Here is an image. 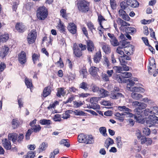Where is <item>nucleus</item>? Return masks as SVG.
I'll list each match as a JSON object with an SVG mask.
<instances>
[{"label":"nucleus","mask_w":158,"mask_h":158,"mask_svg":"<svg viewBox=\"0 0 158 158\" xmlns=\"http://www.w3.org/2000/svg\"><path fill=\"white\" fill-rule=\"evenodd\" d=\"M117 79L119 83H122L123 82L128 83L127 84V89L132 92L131 95L133 99L136 100H139L142 98V95L139 93L143 92L144 89L143 88L139 86L132 87V86L135 84L134 82L132 80L127 79L122 80V78L120 77H117Z\"/></svg>","instance_id":"nucleus-1"},{"label":"nucleus","mask_w":158,"mask_h":158,"mask_svg":"<svg viewBox=\"0 0 158 158\" xmlns=\"http://www.w3.org/2000/svg\"><path fill=\"white\" fill-rule=\"evenodd\" d=\"M89 2L88 1L85 0H80L77 3L78 9L82 13H86L89 10Z\"/></svg>","instance_id":"nucleus-2"},{"label":"nucleus","mask_w":158,"mask_h":158,"mask_svg":"<svg viewBox=\"0 0 158 158\" xmlns=\"http://www.w3.org/2000/svg\"><path fill=\"white\" fill-rule=\"evenodd\" d=\"M77 139L79 143H83L86 144L92 143L94 141L93 138L92 136L86 135L83 133L79 135Z\"/></svg>","instance_id":"nucleus-3"},{"label":"nucleus","mask_w":158,"mask_h":158,"mask_svg":"<svg viewBox=\"0 0 158 158\" xmlns=\"http://www.w3.org/2000/svg\"><path fill=\"white\" fill-rule=\"evenodd\" d=\"M146 107V105L144 103L140 102L139 106L135 109V112L137 115H134V118L140 122L142 119V117L141 116V113L143 112L142 110L145 108Z\"/></svg>","instance_id":"nucleus-4"},{"label":"nucleus","mask_w":158,"mask_h":158,"mask_svg":"<svg viewBox=\"0 0 158 158\" xmlns=\"http://www.w3.org/2000/svg\"><path fill=\"white\" fill-rule=\"evenodd\" d=\"M24 136L22 134H19L18 136L16 133L9 134L8 135V139L11 140L13 143H15L16 140L19 143H20L23 140Z\"/></svg>","instance_id":"nucleus-5"},{"label":"nucleus","mask_w":158,"mask_h":158,"mask_svg":"<svg viewBox=\"0 0 158 158\" xmlns=\"http://www.w3.org/2000/svg\"><path fill=\"white\" fill-rule=\"evenodd\" d=\"M36 15L39 19L43 20L47 17L48 11L44 8V7H42L37 10Z\"/></svg>","instance_id":"nucleus-6"},{"label":"nucleus","mask_w":158,"mask_h":158,"mask_svg":"<svg viewBox=\"0 0 158 158\" xmlns=\"http://www.w3.org/2000/svg\"><path fill=\"white\" fill-rule=\"evenodd\" d=\"M37 36V32L35 30H32L28 35L27 41L29 44L34 43L36 40Z\"/></svg>","instance_id":"nucleus-7"},{"label":"nucleus","mask_w":158,"mask_h":158,"mask_svg":"<svg viewBox=\"0 0 158 158\" xmlns=\"http://www.w3.org/2000/svg\"><path fill=\"white\" fill-rule=\"evenodd\" d=\"M19 61L21 64H23L27 61L26 54L24 51H21V53L18 56Z\"/></svg>","instance_id":"nucleus-8"},{"label":"nucleus","mask_w":158,"mask_h":158,"mask_svg":"<svg viewBox=\"0 0 158 158\" xmlns=\"http://www.w3.org/2000/svg\"><path fill=\"white\" fill-rule=\"evenodd\" d=\"M118 23L121 25L119 29L122 31L124 30L125 28L127 27V26L130 25V23L124 21L121 18H118Z\"/></svg>","instance_id":"nucleus-9"},{"label":"nucleus","mask_w":158,"mask_h":158,"mask_svg":"<svg viewBox=\"0 0 158 158\" xmlns=\"http://www.w3.org/2000/svg\"><path fill=\"white\" fill-rule=\"evenodd\" d=\"M68 30L73 34H75L77 32V26L73 23H70L68 26Z\"/></svg>","instance_id":"nucleus-10"},{"label":"nucleus","mask_w":158,"mask_h":158,"mask_svg":"<svg viewBox=\"0 0 158 158\" xmlns=\"http://www.w3.org/2000/svg\"><path fill=\"white\" fill-rule=\"evenodd\" d=\"M110 96L111 98L114 99H117L119 98H124V97L122 93L118 92H111Z\"/></svg>","instance_id":"nucleus-11"},{"label":"nucleus","mask_w":158,"mask_h":158,"mask_svg":"<svg viewBox=\"0 0 158 158\" xmlns=\"http://www.w3.org/2000/svg\"><path fill=\"white\" fill-rule=\"evenodd\" d=\"M140 141L141 143L142 144H145L147 146L151 145L152 142V141L151 138L143 136L141 138Z\"/></svg>","instance_id":"nucleus-12"},{"label":"nucleus","mask_w":158,"mask_h":158,"mask_svg":"<svg viewBox=\"0 0 158 158\" xmlns=\"http://www.w3.org/2000/svg\"><path fill=\"white\" fill-rule=\"evenodd\" d=\"M16 29L20 33H23L26 30L25 26L23 23H17L15 25Z\"/></svg>","instance_id":"nucleus-13"},{"label":"nucleus","mask_w":158,"mask_h":158,"mask_svg":"<svg viewBox=\"0 0 158 158\" xmlns=\"http://www.w3.org/2000/svg\"><path fill=\"white\" fill-rule=\"evenodd\" d=\"M127 2L128 6L133 8L138 7L139 6V2L136 0H124Z\"/></svg>","instance_id":"nucleus-14"},{"label":"nucleus","mask_w":158,"mask_h":158,"mask_svg":"<svg viewBox=\"0 0 158 158\" xmlns=\"http://www.w3.org/2000/svg\"><path fill=\"white\" fill-rule=\"evenodd\" d=\"M10 140L9 139L7 140L6 139H5L4 140L2 141L3 146L6 150H10L11 148V146Z\"/></svg>","instance_id":"nucleus-15"},{"label":"nucleus","mask_w":158,"mask_h":158,"mask_svg":"<svg viewBox=\"0 0 158 158\" xmlns=\"http://www.w3.org/2000/svg\"><path fill=\"white\" fill-rule=\"evenodd\" d=\"M98 70V69L96 67L93 66L91 67L89 69L90 74L93 77H96L98 75L97 72Z\"/></svg>","instance_id":"nucleus-16"},{"label":"nucleus","mask_w":158,"mask_h":158,"mask_svg":"<svg viewBox=\"0 0 158 158\" xmlns=\"http://www.w3.org/2000/svg\"><path fill=\"white\" fill-rule=\"evenodd\" d=\"M87 49L89 52H92L94 50V46L93 42L90 40L87 41Z\"/></svg>","instance_id":"nucleus-17"},{"label":"nucleus","mask_w":158,"mask_h":158,"mask_svg":"<svg viewBox=\"0 0 158 158\" xmlns=\"http://www.w3.org/2000/svg\"><path fill=\"white\" fill-rule=\"evenodd\" d=\"M102 55L100 51L97 52L94 56V62L96 63H98L100 61Z\"/></svg>","instance_id":"nucleus-18"},{"label":"nucleus","mask_w":158,"mask_h":158,"mask_svg":"<svg viewBox=\"0 0 158 158\" xmlns=\"http://www.w3.org/2000/svg\"><path fill=\"white\" fill-rule=\"evenodd\" d=\"M51 87L50 86L45 87L43 91V95L44 97H46L50 94Z\"/></svg>","instance_id":"nucleus-19"},{"label":"nucleus","mask_w":158,"mask_h":158,"mask_svg":"<svg viewBox=\"0 0 158 158\" xmlns=\"http://www.w3.org/2000/svg\"><path fill=\"white\" fill-rule=\"evenodd\" d=\"M99 93L101 97L104 98L108 96V92L103 89L100 88L99 91Z\"/></svg>","instance_id":"nucleus-20"},{"label":"nucleus","mask_w":158,"mask_h":158,"mask_svg":"<svg viewBox=\"0 0 158 158\" xmlns=\"http://www.w3.org/2000/svg\"><path fill=\"white\" fill-rule=\"evenodd\" d=\"M135 31H136V29L134 27H127L125 28L122 32H125L127 33H130L132 34Z\"/></svg>","instance_id":"nucleus-21"},{"label":"nucleus","mask_w":158,"mask_h":158,"mask_svg":"<svg viewBox=\"0 0 158 158\" xmlns=\"http://www.w3.org/2000/svg\"><path fill=\"white\" fill-rule=\"evenodd\" d=\"M102 49L106 54H108L111 52V49L108 45L106 44L103 45Z\"/></svg>","instance_id":"nucleus-22"},{"label":"nucleus","mask_w":158,"mask_h":158,"mask_svg":"<svg viewBox=\"0 0 158 158\" xmlns=\"http://www.w3.org/2000/svg\"><path fill=\"white\" fill-rule=\"evenodd\" d=\"M65 94L64 91V89L63 88H59L57 89V92L56 96L58 97H60L61 96H64Z\"/></svg>","instance_id":"nucleus-23"},{"label":"nucleus","mask_w":158,"mask_h":158,"mask_svg":"<svg viewBox=\"0 0 158 158\" xmlns=\"http://www.w3.org/2000/svg\"><path fill=\"white\" fill-rule=\"evenodd\" d=\"M58 29L60 31V32L64 33L65 32V26L60 21L59 23L57 26Z\"/></svg>","instance_id":"nucleus-24"},{"label":"nucleus","mask_w":158,"mask_h":158,"mask_svg":"<svg viewBox=\"0 0 158 158\" xmlns=\"http://www.w3.org/2000/svg\"><path fill=\"white\" fill-rule=\"evenodd\" d=\"M40 123L43 125H49L51 124V121L49 119H44L40 121Z\"/></svg>","instance_id":"nucleus-25"},{"label":"nucleus","mask_w":158,"mask_h":158,"mask_svg":"<svg viewBox=\"0 0 158 158\" xmlns=\"http://www.w3.org/2000/svg\"><path fill=\"white\" fill-rule=\"evenodd\" d=\"M48 144L45 142H43L40 146L39 149L40 152H42L46 150L48 147Z\"/></svg>","instance_id":"nucleus-26"},{"label":"nucleus","mask_w":158,"mask_h":158,"mask_svg":"<svg viewBox=\"0 0 158 158\" xmlns=\"http://www.w3.org/2000/svg\"><path fill=\"white\" fill-rule=\"evenodd\" d=\"M73 53L75 55L78 57H80L82 55V52L79 48L75 49L73 50Z\"/></svg>","instance_id":"nucleus-27"},{"label":"nucleus","mask_w":158,"mask_h":158,"mask_svg":"<svg viewBox=\"0 0 158 158\" xmlns=\"http://www.w3.org/2000/svg\"><path fill=\"white\" fill-rule=\"evenodd\" d=\"M90 104L89 105V107L90 108H92L94 109H99L100 106L97 104L98 102H90Z\"/></svg>","instance_id":"nucleus-28"},{"label":"nucleus","mask_w":158,"mask_h":158,"mask_svg":"<svg viewBox=\"0 0 158 158\" xmlns=\"http://www.w3.org/2000/svg\"><path fill=\"white\" fill-rule=\"evenodd\" d=\"M116 141L117 142V145L118 148H122L123 144L121 140V137L118 136L116 138Z\"/></svg>","instance_id":"nucleus-29"},{"label":"nucleus","mask_w":158,"mask_h":158,"mask_svg":"<svg viewBox=\"0 0 158 158\" xmlns=\"http://www.w3.org/2000/svg\"><path fill=\"white\" fill-rule=\"evenodd\" d=\"M30 129H31L33 132L36 133L40 131L41 127L40 125H34Z\"/></svg>","instance_id":"nucleus-30"},{"label":"nucleus","mask_w":158,"mask_h":158,"mask_svg":"<svg viewBox=\"0 0 158 158\" xmlns=\"http://www.w3.org/2000/svg\"><path fill=\"white\" fill-rule=\"evenodd\" d=\"M118 109L121 111L124 112H132V110L126 107L125 106H119L118 107Z\"/></svg>","instance_id":"nucleus-31"},{"label":"nucleus","mask_w":158,"mask_h":158,"mask_svg":"<svg viewBox=\"0 0 158 158\" xmlns=\"http://www.w3.org/2000/svg\"><path fill=\"white\" fill-rule=\"evenodd\" d=\"M73 113L75 115L80 116H85L87 114L82 111L78 110H75L74 111Z\"/></svg>","instance_id":"nucleus-32"},{"label":"nucleus","mask_w":158,"mask_h":158,"mask_svg":"<svg viewBox=\"0 0 158 158\" xmlns=\"http://www.w3.org/2000/svg\"><path fill=\"white\" fill-rule=\"evenodd\" d=\"M99 131L101 134L104 136H106L107 135L106 133V128L105 127H101L99 128Z\"/></svg>","instance_id":"nucleus-33"},{"label":"nucleus","mask_w":158,"mask_h":158,"mask_svg":"<svg viewBox=\"0 0 158 158\" xmlns=\"http://www.w3.org/2000/svg\"><path fill=\"white\" fill-rule=\"evenodd\" d=\"M19 122L17 120L13 119L12 121V127L13 129H16L19 126Z\"/></svg>","instance_id":"nucleus-34"},{"label":"nucleus","mask_w":158,"mask_h":158,"mask_svg":"<svg viewBox=\"0 0 158 158\" xmlns=\"http://www.w3.org/2000/svg\"><path fill=\"white\" fill-rule=\"evenodd\" d=\"M27 155L25 158H34L35 156V152H34L30 151L28 152Z\"/></svg>","instance_id":"nucleus-35"},{"label":"nucleus","mask_w":158,"mask_h":158,"mask_svg":"<svg viewBox=\"0 0 158 158\" xmlns=\"http://www.w3.org/2000/svg\"><path fill=\"white\" fill-rule=\"evenodd\" d=\"M104 60L103 61V64L107 67H109L110 63L108 58L106 56H104Z\"/></svg>","instance_id":"nucleus-36"},{"label":"nucleus","mask_w":158,"mask_h":158,"mask_svg":"<svg viewBox=\"0 0 158 158\" xmlns=\"http://www.w3.org/2000/svg\"><path fill=\"white\" fill-rule=\"evenodd\" d=\"M87 86L88 84L87 83L83 82L82 83L80 84V88L84 89L85 91H86L88 90Z\"/></svg>","instance_id":"nucleus-37"},{"label":"nucleus","mask_w":158,"mask_h":158,"mask_svg":"<svg viewBox=\"0 0 158 158\" xmlns=\"http://www.w3.org/2000/svg\"><path fill=\"white\" fill-rule=\"evenodd\" d=\"M33 132V131L31 129H29L28 130L26 133L25 135V138L27 140H29L30 139V136L31 133Z\"/></svg>","instance_id":"nucleus-38"},{"label":"nucleus","mask_w":158,"mask_h":158,"mask_svg":"<svg viewBox=\"0 0 158 158\" xmlns=\"http://www.w3.org/2000/svg\"><path fill=\"white\" fill-rule=\"evenodd\" d=\"M110 42L111 44L114 46H116L118 44V42L117 40L116 37H114L112 39H110Z\"/></svg>","instance_id":"nucleus-39"},{"label":"nucleus","mask_w":158,"mask_h":158,"mask_svg":"<svg viewBox=\"0 0 158 158\" xmlns=\"http://www.w3.org/2000/svg\"><path fill=\"white\" fill-rule=\"evenodd\" d=\"M146 123L147 126L149 127H152L153 125H154L153 123L152 119L151 117L150 118H148L146 121Z\"/></svg>","instance_id":"nucleus-40"},{"label":"nucleus","mask_w":158,"mask_h":158,"mask_svg":"<svg viewBox=\"0 0 158 158\" xmlns=\"http://www.w3.org/2000/svg\"><path fill=\"white\" fill-rule=\"evenodd\" d=\"M120 6L122 9L125 10L129 6L127 2L125 1L122 2L120 3Z\"/></svg>","instance_id":"nucleus-41"},{"label":"nucleus","mask_w":158,"mask_h":158,"mask_svg":"<svg viewBox=\"0 0 158 158\" xmlns=\"http://www.w3.org/2000/svg\"><path fill=\"white\" fill-rule=\"evenodd\" d=\"M134 46L132 45H129L128 46L125 47L124 48V50L127 51V49H128V51L130 52H132L134 51Z\"/></svg>","instance_id":"nucleus-42"},{"label":"nucleus","mask_w":158,"mask_h":158,"mask_svg":"<svg viewBox=\"0 0 158 158\" xmlns=\"http://www.w3.org/2000/svg\"><path fill=\"white\" fill-rule=\"evenodd\" d=\"M143 132L146 136H148L150 134V129L148 127L143 128Z\"/></svg>","instance_id":"nucleus-43"},{"label":"nucleus","mask_w":158,"mask_h":158,"mask_svg":"<svg viewBox=\"0 0 158 158\" xmlns=\"http://www.w3.org/2000/svg\"><path fill=\"white\" fill-rule=\"evenodd\" d=\"M124 58V56H120L118 58L120 63L121 65L127 64V61H126Z\"/></svg>","instance_id":"nucleus-44"},{"label":"nucleus","mask_w":158,"mask_h":158,"mask_svg":"<svg viewBox=\"0 0 158 158\" xmlns=\"http://www.w3.org/2000/svg\"><path fill=\"white\" fill-rule=\"evenodd\" d=\"M59 150L58 149H55L53 152L51 153L50 155V158H54L55 155L58 153Z\"/></svg>","instance_id":"nucleus-45"},{"label":"nucleus","mask_w":158,"mask_h":158,"mask_svg":"<svg viewBox=\"0 0 158 158\" xmlns=\"http://www.w3.org/2000/svg\"><path fill=\"white\" fill-rule=\"evenodd\" d=\"M87 26L90 30L92 32L93 29L96 30V28L94 27V25L91 22H89L87 23Z\"/></svg>","instance_id":"nucleus-46"},{"label":"nucleus","mask_w":158,"mask_h":158,"mask_svg":"<svg viewBox=\"0 0 158 158\" xmlns=\"http://www.w3.org/2000/svg\"><path fill=\"white\" fill-rule=\"evenodd\" d=\"M25 83L28 88H30L32 86V85L31 81L27 78H26L25 79Z\"/></svg>","instance_id":"nucleus-47"},{"label":"nucleus","mask_w":158,"mask_h":158,"mask_svg":"<svg viewBox=\"0 0 158 158\" xmlns=\"http://www.w3.org/2000/svg\"><path fill=\"white\" fill-rule=\"evenodd\" d=\"M131 73L130 72H124L122 73V77L124 78H129L131 77Z\"/></svg>","instance_id":"nucleus-48"},{"label":"nucleus","mask_w":158,"mask_h":158,"mask_svg":"<svg viewBox=\"0 0 158 158\" xmlns=\"http://www.w3.org/2000/svg\"><path fill=\"white\" fill-rule=\"evenodd\" d=\"M60 15L64 18L66 19L67 17L66 13V10L64 9H62L60 11Z\"/></svg>","instance_id":"nucleus-49"},{"label":"nucleus","mask_w":158,"mask_h":158,"mask_svg":"<svg viewBox=\"0 0 158 158\" xmlns=\"http://www.w3.org/2000/svg\"><path fill=\"white\" fill-rule=\"evenodd\" d=\"M19 4V2L18 0H16L13 2L12 8L13 11H16L18 6Z\"/></svg>","instance_id":"nucleus-50"},{"label":"nucleus","mask_w":158,"mask_h":158,"mask_svg":"<svg viewBox=\"0 0 158 158\" xmlns=\"http://www.w3.org/2000/svg\"><path fill=\"white\" fill-rule=\"evenodd\" d=\"M143 113L145 116H150V114H152V110H150L149 109L147 108L144 110Z\"/></svg>","instance_id":"nucleus-51"},{"label":"nucleus","mask_w":158,"mask_h":158,"mask_svg":"<svg viewBox=\"0 0 158 158\" xmlns=\"http://www.w3.org/2000/svg\"><path fill=\"white\" fill-rule=\"evenodd\" d=\"M110 4L112 9L113 10L115 9L116 8V4L114 0H110Z\"/></svg>","instance_id":"nucleus-52"},{"label":"nucleus","mask_w":158,"mask_h":158,"mask_svg":"<svg viewBox=\"0 0 158 158\" xmlns=\"http://www.w3.org/2000/svg\"><path fill=\"white\" fill-rule=\"evenodd\" d=\"M39 57L40 56L37 54L34 53L33 54L32 56V58L34 64H35V61L39 59Z\"/></svg>","instance_id":"nucleus-53"},{"label":"nucleus","mask_w":158,"mask_h":158,"mask_svg":"<svg viewBox=\"0 0 158 158\" xmlns=\"http://www.w3.org/2000/svg\"><path fill=\"white\" fill-rule=\"evenodd\" d=\"M124 114L125 112H123V113H115V116L117 117H118L120 118H124L125 116V114Z\"/></svg>","instance_id":"nucleus-54"},{"label":"nucleus","mask_w":158,"mask_h":158,"mask_svg":"<svg viewBox=\"0 0 158 158\" xmlns=\"http://www.w3.org/2000/svg\"><path fill=\"white\" fill-rule=\"evenodd\" d=\"M9 50V48L8 47L4 46V47L2 50V52L4 55V56L7 54Z\"/></svg>","instance_id":"nucleus-55"},{"label":"nucleus","mask_w":158,"mask_h":158,"mask_svg":"<svg viewBox=\"0 0 158 158\" xmlns=\"http://www.w3.org/2000/svg\"><path fill=\"white\" fill-rule=\"evenodd\" d=\"M80 73L83 75L84 78H86L87 75V72L86 69H82L80 71Z\"/></svg>","instance_id":"nucleus-56"},{"label":"nucleus","mask_w":158,"mask_h":158,"mask_svg":"<svg viewBox=\"0 0 158 158\" xmlns=\"http://www.w3.org/2000/svg\"><path fill=\"white\" fill-rule=\"evenodd\" d=\"M152 109V114H156V113L158 114V107L154 106L151 107Z\"/></svg>","instance_id":"nucleus-57"},{"label":"nucleus","mask_w":158,"mask_h":158,"mask_svg":"<svg viewBox=\"0 0 158 158\" xmlns=\"http://www.w3.org/2000/svg\"><path fill=\"white\" fill-rule=\"evenodd\" d=\"M23 99L22 98H18V103L19 105V107L21 108L23 106Z\"/></svg>","instance_id":"nucleus-58"},{"label":"nucleus","mask_w":158,"mask_h":158,"mask_svg":"<svg viewBox=\"0 0 158 158\" xmlns=\"http://www.w3.org/2000/svg\"><path fill=\"white\" fill-rule=\"evenodd\" d=\"M54 120L55 121H59L61 120L60 115L59 114H55L54 117Z\"/></svg>","instance_id":"nucleus-59"},{"label":"nucleus","mask_w":158,"mask_h":158,"mask_svg":"<svg viewBox=\"0 0 158 158\" xmlns=\"http://www.w3.org/2000/svg\"><path fill=\"white\" fill-rule=\"evenodd\" d=\"M152 119L154 125L156 123H158V117H156L155 115H152Z\"/></svg>","instance_id":"nucleus-60"},{"label":"nucleus","mask_w":158,"mask_h":158,"mask_svg":"<svg viewBox=\"0 0 158 158\" xmlns=\"http://www.w3.org/2000/svg\"><path fill=\"white\" fill-rule=\"evenodd\" d=\"M6 67V65L4 63H1L0 64V72L3 71Z\"/></svg>","instance_id":"nucleus-61"},{"label":"nucleus","mask_w":158,"mask_h":158,"mask_svg":"<svg viewBox=\"0 0 158 158\" xmlns=\"http://www.w3.org/2000/svg\"><path fill=\"white\" fill-rule=\"evenodd\" d=\"M142 39L145 45L148 46L150 45L149 44L148 40L147 37H142Z\"/></svg>","instance_id":"nucleus-62"},{"label":"nucleus","mask_w":158,"mask_h":158,"mask_svg":"<svg viewBox=\"0 0 158 158\" xmlns=\"http://www.w3.org/2000/svg\"><path fill=\"white\" fill-rule=\"evenodd\" d=\"M123 10H124L122 9H120L119 10L118 13L120 17H122L123 15L126 14V12Z\"/></svg>","instance_id":"nucleus-63"},{"label":"nucleus","mask_w":158,"mask_h":158,"mask_svg":"<svg viewBox=\"0 0 158 158\" xmlns=\"http://www.w3.org/2000/svg\"><path fill=\"white\" fill-rule=\"evenodd\" d=\"M99 87L97 86L96 85H94L92 88V90L94 92H96L98 91H99Z\"/></svg>","instance_id":"nucleus-64"}]
</instances>
